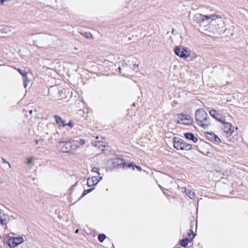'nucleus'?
I'll list each match as a JSON object with an SVG mask.
<instances>
[{
	"label": "nucleus",
	"instance_id": "obj_30",
	"mask_svg": "<svg viewBox=\"0 0 248 248\" xmlns=\"http://www.w3.org/2000/svg\"><path fill=\"white\" fill-rule=\"evenodd\" d=\"M65 125H68L72 128L74 126V124L71 121H70L68 124H65Z\"/></svg>",
	"mask_w": 248,
	"mask_h": 248
},
{
	"label": "nucleus",
	"instance_id": "obj_21",
	"mask_svg": "<svg viewBox=\"0 0 248 248\" xmlns=\"http://www.w3.org/2000/svg\"><path fill=\"white\" fill-rule=\"evenodd\" d=\"M18 72L23 77V78H27V73L21 69H17Z\"/></svg>",
	"mask_w": 248,
	"mask_h": 248
},
{
	"label": "nucleus",
	"instance_id": "obj_34",
	"mask_svg": "<svg viewBox=\"0 0 248 248\" xmlns=\"http://www.w3.org/2000/svg\"><path fill=\"white\" fill-rule=\"evenodd\" d=\"M1 3H3L6 0H0Z\"/></svg>",
	"mask_w": 248,
	"mask_h": 248
},
{
	"label": "nucleus",
	"instance_id": "obj_8",
	"mask_svg": "<svg viewBox=\"0 0 248 248\" xmlns=\"http://www.w3.org/2000/svg\"><path fill=\"white\" fill-rule=\"evenodd\" d=\"M174 53L176 55L184 59H186L190 56V52L186 48L179 46L174 48Z\"/></svg>",
	"mask_w": 248,
	"mask_h": 248
},
{
	"label": "nucleus",
	"instance_id": "obj_35",
	"mask_svg": "<svg viewBox=\"0 0 248 248\" xmlns=\"http://www.w3.org/2000/svg\"><path fill=\"white\" fill-rule=\"evenodd\" d=\"M134 65V66H137V67L139 66V64H135Z\"/></svg>",
	"mask_w": 248,
	"mask_h": 248
},
{
	"label": "nucleus",
	"instance_id": "obj_3",
	"mask_svg": "<svg viewBox=\"0 0 248 248\" xmlns=\"http://www.w3.org/2000/svg\"><path fill=\"white\" fill-rule=\"evenodd\" d=\"M78 146L75 140L72 139L59 141L57 145L58 150L63 153H69L76 149Z\"/></svg>",
	"mask_w": 248,
	"mask_h": 248
},
{
	"label": "nucleus",
	"instance_id": "obj_10",
	"mask_svg": "<svg viewBox=\"0 0 248 248\" xmlns=\"http://www.w3.org/2000/svg\"><path fill=\"white\" fill-rule=\"evenodd\" d=\"M209 114L210 115L215 119L217 120V121L221 123H224V121H225V119L222 115L218 113L215 109H212L210 110Z\"/></svg>",
	"mask_w": 248,
	"mask_h": 248
},
{
	"label": "nucleus",
	"instance_id": "obj_13",
	"mask_svg": "<svg viewBox=\"0 0 248 248\" xmlns=\"http://www.w3.org/2000/svg\"><path fill=\"white\" fill-rule=\"evenodd\" d=\"M224 124V131L227 133L229 135H231L233 132V127L232 125L230 123L225 122L222 123Z\"/></svg>",
	"mask_w": 248,
	"mask_h": 248
},
{
	"label": "nucleus",
	"instance_id": "obj_28",
	"mask_svg": "<svg viewBox=\"0 0 248 248\" xmlns=\"http://www.w3.org/2000/svg\"><path fill=\"white\" fill-rule=\"evenodd\" d=\"M1 30L4 33H8L9 31H10V29L8 27H4L3 29H2Z\"/></svg>",
	"mask_w": 248,
	"mask_h": 248
},
{
	"label": "nucleus",
	"instance_id": "obj_38",
	"mask_svg": "<svg viewBox=\"0 0 248 248\" xmlns=\"http://www.w3.org/2000/svg\"><path fill=\"white\" fill-rule=\"evenodd\" d=\"M78 230H77L76 231V232H78Z\"/></svg>",
	"mask_w": 248,
	"mask_h": 248
},
{
	"label": "nucleus",
	"instance_id": "obj_18",
	"mask_svg": "<svg viewBox=\"0 0 248 248\" xmlns=\"http://www.w3.org/2000/svg\"><path fill=\"white\" fill-rule=\"evenodd\" d=\"M189 241V238L186 237L185 238L180 240V245L182 246V247H186L187 246Z\"/></svg>",
	"mask_w": 248,
	"mask_h": 248
},
{
	"label": "nucleus",
	"instance_id": "obj_16",
	"mask_svg": "<svg viewBox=\"0 0 248 248\" xmlns=\"http://www.w3.org/2000/svg\"><path fill=\"white\" fill-rule=\"evenodd\" d=\"M54 117L55 118L57 124H58L59 126L64 127L65 126L64 121L61 118V117L57 115H55Z\"/></svg>",
	"mask_w": 248,
	"mask_h": 248
},
{
	"label": "nucleus",
	"instance_id": "obj_23",
	"mask_svg": "<svg viewBox=\"0 0 248 248\" xmlns=\"http://www.w3.org/2000/svg\"><path fill=\"white\" fill-rule=\"evenodd\" d=\"M131 167H132L133 170H134L135 167L136 168L139 170H141V168L140 166H136V165L133 166L132 164H129L127 165V168H130Z\"/></svg>",
	"mask_w": 248,
	"mask_h": 248
},
{
	"label": "nucleus",
	"instance_id": "obj_25",
	"mask_svg": "<svg viewBox=\"0 0 248 248\" xmlns=\"http://www.w3.org/2000/svg\"><path fill=\"white\" fill-rule=\"evenodd\" d=\"M76 143L78 145L77 143L80 145H84L85 143V140L84 139H80L79 140H75Z\"/></svg>",
	"mask_w": 248,
	"mask_h": 248
},
{
	"label": "nucleus",
	"instance_id": "obj_26",
	"mask_svg": "<svg viewBox=\"0 0 248 248\" xmlns=\"http://www.w3.org/2000/svg\"><path fill=\"white\" fill-rule=\"evenodd\" d=\"M99 170H100V169L99 168H97V167H93L92 169V171L93 172H97L98 174V175H100V173L99 172Z\"/></svg>",
	"mask_w": 248,
	"mask_h": 248
},
{
	"label": "nucleus",
	"instance_id": "obj_17",
	"mask_svg": "<svg viewBox=\"0 0 248 248\" xmlns=\"http://www.w3.org/2000/svg\"><path fill=\"white\" fill-rule=\"evenodd\" d=\"M185 193L186 195L191 199H194L197 197L194 192L191 190L186 189Z\"/></svg>",
	"mask_w": 248,
	"mask_h": 248
},
{
	"label": "nucleus",
	"instance_id": "obj_9",
	"mask_svg": "<svg viewBox=\"0 0 248 248\" xmlns=\"http://www.w3.org/2000/svg\"><path fill=\"white\" fill-rule=\"evenodd\" d=\"M121 166L123 168L127 167L126 163L125 162L124 159L120 158H117L113 159L112 162V167L113 168H118Z\"/></svg>",
	"mask_w": 248,
	"mask_h": 248
},
{
	"label": "nucleus",
	"instance_id": "obj_1",
	"mask_svg": "<svg viewBox=\"0 0 248 248\" xmlns=\"http://www.w3.org/2000/svg\"><path fill=\"white\" fill-rule=\"evenodd\" d=\"M193 19L197 21L200 26L208 24V20L211 19L209 28L212 31L214 34H220L225 31L223 29L224 23L219 15L215 14L203 15L201 14H196L194 15Z\"/></svg>",
	"mask_w": 248,
	"mask_h": 248
},
{
	"label": "nucleus",
	"instance_id": "obj_2",
	"mask_svg": "<svg viewBox=\"0 0 248 248\" xmlns=\"http://www.w3.org/2000/svg\"><path fill=\"white\" fill-rule=\"evenodd\" d=\"M195 116L197 124L199 126L206 129L211 125L210 118L203 108L197 110Z\"/></svg>",
	"mask_w": 248,
	"mask_h": 248
},
{
	"label": "nucleus",
	"instance_id": "obj_27",
	"mask_svg": "<svg viewBox=\"0 0 248 248\" xmlns=\"http://www.w3.org/2000/svg\"><path fill=\"white\" fill-rule=\"evenodd\" d=\"M34 158L33 157H30L27 161V163L29 165L32 163Z\"/></svg>",
	"mask_w": 248,
	"mask_h": 248
},
{
	"label": "nucleus",
	"instance_id": "obj_32",
	"mask_svg": "<svg viewBox=\"0 0 248 248\" xmlns=\"http://www.w3.org/2000/svg\"><path fill=\"white\" fill-rule=\"evenodd\" d=\"M118 69H119V72L121 73L122 72V68L120 67H119L118 68Z\"/></svg>",
	"mask_w": 248,
	"mask_h": 248
},
{
	"label": "nucleus",
	"instance_id": "obj_20",
	"mask_svg": "<svg viewBox=\"0 0 248 248\" xmlns=\"http://www.w3.org/2000/svg\"><path fill=\"white\" fill-rule=\"evenodd\" d=\"M106 238V236L105 234L101 233L98 235V239L99 242H103L105 238Z\"/></svg>",
	"mask_w": 248,
	"mask_h": 248
},
{
	"label": "nucleus",
	"instance_id": "obj_33",
	"mask_svg": "<svg viewBox=\"0 0 248 248\" xmlns=\"http://www.w3.org/2000/svg\"><path fill=\"white\" fill-rule=\"evenodd\" d=\"M39 142V140H35V143H36V144H38Z\"/></svg>",
	"mask_w": 248,
	"mask_h": 248
},
{
	"label": "nucleus",
	"instance_id": "obj_39",
	"mask_svg": "<svg viewBox=\"0 0 248 248\" xmlns=\"http://www.w3.org/2000/svg\"><path fill=\"white\" fill-rule=\"evenodd\" d=\"M172 33L174 32V29L172 30Z\"/></svg>",
	"mask_w": 248,
	"mask_h": 248
},
{
	"label": "nucleus",
	"instance_id": "obj_24",
	"mask_svg": "<svg viewBox=\"0 0 248 248\" xmlns=\"http://www.w3.org/2000/svg\"><path fill=\"white\" fill-rule=\"evenodd\" d=\"M93 189H94V188H90V189H88L87 190H84L81 197H83L87 194L91 192V191H92V190H93Z\"/></svg>",
	"mask_w": 248,
	"mask_h": 248
},
{
	"label": "nucleus",
	"instance_id": "obj_6",
	"mask_svg": "<svg viewBox=\"0 0 248 248\" xmlns=\"http://www.w3.org/2000/svg\"><path fill=\"white\" fill-rule=\"evenodd\" d=\"M178 119V124H181L185 125H190L193 122V119L189 115L184 114H178L177 115Z\"/></svg>",
	"mask_w": 248,
	"mask_h": 248
},
{
	"label": "nucleus",
	"instance_id": "obj_4",
	"mask_svg": "<svg viewBox=\"0 0 248 248\" xmlns=\"http://www.w3.org/2000/svg\"><path fill=\"white\" fill-rule=\"evenodd\" d=\"M173 143L174 148L177 150L189 151L192 148V145L179 138L174 137Z\"/></svg>",
	"mask_w": 248,
	"mask_h": 248
},
{
	"label": "nucleus",
	"instance_id": "obj_11",
	"mask_svg": "<svg viewBox=\"0 0 248 248\" xmlns=\"http://www.w3.org/2000/svg\"><path fill=\"white\" fill-rule=\"evenodd\" d=\"M102 179V177H100V179H98L97 176H93L91 178H88L87 181V186L91 187L97 185L100 180Z\"/></svg>",
	"mask_w": 248,
	"mask_h": 248
},
{
	"label": "nucleus",
	"instance_id": "obj_19",
	"mask_svg": "<svg viewBox=\"0 0 248 248\" xmlns=\"http://www.w3.org/2000/svg\"><path fill=\"white\" fill-rule=\"evenodd\" d=\"M186 235L188 236L187 237L189 239H190L191 240L193 239L195 236V235L193 233V232L191 230H189L188 231Z\"/></svg>",
	"mask_w": 248,
	"mask_h": 248
},
{
	"label": "nucleus",
	"instance_id": "obj_29",
	"mask_svg": "<svg viewBox=\"0 0 248 248\" xmlns=\"http://www.w3.org/2000/svg\"><path fill=\"white\" fill-rule=\"evenodd\" d=\"M24 80V86L26 88L27 86L28 78H23Z\"/></svg>",
	"mask_w": 248,
	"mask_h": 248
},
{
	"label": "nucleus",
	"instance_id": "obj_15",
	"mask_svg": "<svg viewBox=\"0 0 248 248\" xmlns=\"http://www.w3.org/2000/svg\"><path fill=\"white\" fill-rule=\"evenodd\" d=\"M185 137L188 140H191L193 142L197 143L198 141V139L196 138L195 135L190 132H188L184 134Z\"/></svg>",
	"mask_w": 248,
	"mask_h": 248
},
{
	"label": "nucleus",
	"instance_id": "obj_36",
	"mask_svg": "<svg viewBox=\"0 0 248 248\" xmlns=\"http://www.w3.org/2000/svg\"><path fill=\"white\" fill-rule=\"evenodd\" d=\"M32 111H33V110H31L30 111V114H32Z\"/></svg>",
	"mask_w": 248,
	"mask_h": 248
},
{
	"label": "nucleus",
	"instance_id": "obj_31",
	"mask_svg": "<svg viewBox=\"0 0 248 248\" xmlns=\"http://www.w3.org/2000/svg\"><path fill=\"white\" fill-rule=\"evenodd\" d=\"M1 159H2V162H3V163H6V164H8V165L10 167V163H9L8 162H7V161H6V160H5L4 158H3V157H2V158H1Z\"/></svg>",
	"mask_w": 248,
	"mask_h": 248
},
{
	"label": "nucleus",
	"instance_id": "obj_7",
	"mask_svg": "<svg viewBox=\"0 0 248 248\" xmlns=\"http://www.w3.org/2000/svg\"><path fill=\"white\" fill-rule=\"evenodd\" d=\"M6 243L11 248H14L17 245L23 242V238L22 237H9L6 240Z\"/></svg>",
	"mask_w": 248,
	"mask_h": 248
},
{
	"label": "nucleus",
	"instance_id": "obj_37",
	"mask_svg": "<svg viewBox=\"0 0 248 248\" xmlns=\"http://www.w3.org/2000/svg\"><path fill=\"white\" fill-rule=\"evenodd\" d=\"M129 40H131V37H129V39H128Z\"/></svg>",
	"mask_w": 248,
	"mask_h": 248
},
{
	"label": "nucleus",
	"instance_id": "obj_14",
	"mask_svg": "<svg viewBox=\"0 0 248 248\" xmlns=\"http://www.w3.org/2000/svg\"><path fill=\"white\" fill-rule=\"evenodd\" d=\"M9 220L8 215L4 213H0V223L2 225H6Z\"/></svg>",
	"mask_w": 248,
	"mask_h": 248
},
{
	"label": "nucleus",
	"instance_id": "obj_12",
	"mask_svg": "<svg viewBox=\"0 0 248 248\" xmlns=\"http://www.w3.org/2000/svg\"><path fill=\"white\" fill-rule=\"evenodd\" d=\"M206 138L210 140L216 142V143H220L221 142V140L217 137V136L216 135L213 133H206L205 135Z\"/></svg>",
	"mask_w": 248,
	"mask_h": 248
},
{
	"label": "nucleus",
	"instance_id": "obj_22",
	"mask_svg": "<svg viewBox=\"0 0 248 248\" xmlns=\"http://www.w3.org/2000/svg\"><path fill=\"white\" fill-rule=\"evenodd\" d=\"M85 37H86L87 39H91L92 38V35L90 32H86L84 33H81Z\"/></svg>",
	"mask_w": 248,
	"mask_h": 248
},
{
	"label": "nucleus",
	"instance_id": "obj_5",
	"mask_svg": "<svg viewBox=\"0 0 248 248\" xmlns=\"http://www.w3.org/2000/svg\"><path fill=\"white\" fill-rule=\"evenodd\" d=\"M62 93V88L58 85L51 86L48 89V95L53 99L60 98Z\"/></svg>",
	"mask_w": 248,
	"mask_h": 248
}]
</instances>
